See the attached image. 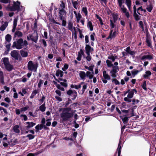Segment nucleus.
Segmentation results:
<instances>
[{"instance_id":"obj_1","label":"nucleus","mask_w":156,"mask_h":156,"mask_svg":"<svg viewBox=\"0 0 156 156\" xmlns=\"http://www.w3.org/2000/svg\"><path fill=\"white\" fill-rule=\"evenodd\" d=\"M27 45L28 42L27 41H23V40L22 38H20L18 39L16 41L13 42L12 47L13 48H15L18 49H20Z\"/></svg>"},{"instance_id":"obj_2","label":"nucleus","mask_w":156,"mask_h":156,"mask_svg":"<svg viewBox=\"0 0 156 156\" xmlns=\"http://www.w3.org/2000/svg\"><path fill=\"white\" fill-rule=\"evenodd\" d=\"M71 110V108H64L62 109V112L60 114V116L63 121L67 120L72 116L71 114L69 112Z\"/></svg>"},{"instance_id":"obj_3","label":"nucleus","mask_w":156,"mask_h":156,"mask_svg":"<svg viewBox=\"0 0 156 156\" xmlns=\"http://www.w3.org/2000/svg\"><path fill=\"white\" fill-rule=\"evenodd\" d=\"M87 84L83 82H81L78 85L72 84L71 85V87L72 88H75L76 89H79L81 87L82 85V90L79 91V93L80 94H83L85 90L87 89Z\"/></svg>"},{"instance_id":"obj_4","label":"nucleus","mask_w":156,"mask_h":156,"mask_svg":"<svg viewBox=\"0 0 156 156\" xmlns=\"http://www.w3.org/2000/svg\"><path fill=\"white\" fill-rule=\"evenodd\" d=\"M2 62L4 64L5 69L8 71H11L13 69V66L9 62L8 58L5 57L2 59Z\"/></svg>"},{"instance_id":"obj_5","label":"nucleus","mask_w":156,"mask_h":156,"mask_svg":"<svg viewBox=\"0 0 156 156\" xmlns=\"http://www.w3.org/2000/svg\"><path fill=\"white\" fill-rule=\"evenodd\" d=\"M38 66V64L37 62L34 64L32 61H30L27 64V68L30 71H34V72H36Z\"/></svg>"},{"instance_id":"obj_6","label":"nucleus","mask_w":156,"mask_h":156,"mask_svg":"<svg viewBox=\"0 0 156 156\" xmlns=\"http://www.w3.org/2000/svg\"><path fill=\"white\" fill-rule=\"evenodd\" d=\"M20 3L18 1L16 2V3L14 2V5L12 7H9L8 9L11 11H15L17 10L18 12L20 10Z\"/></svg>"},{"instance_id":"obj_7","label":"nucleus","mask_w":156,"mask_h":156,"mask_svg":"<svg viewBox=\"0 0 156 156\" xmlns=\"http://www.w3.org/2000/svg\"><path fill=\"white\" fill-rule=\"evenodd\" d=\"M118 29H115L114 30H110V32L108 39H112L116 37L118 34Z\"/></svg>"},{"instance_id":"obj_8","label":"nucleus","mask_w":156,"mask_h":156,"mask_svg":"<svg viewBox=\"0 0 156 156\" xmlns=\"http://www.w3.org/2000/svg\"><path fill=\"white\" fill-rule=\"evenodd\" d=\"M68 28L73 33H74L75 36H76V28L73 27V23L71 21H69L68 23Z\"/></svg>"},{"instance_id":"obj_9","label":"nucleus","mask_w":156,"mask_h":156,"mask_svg":"<svg viewBox=\"0 0 156 156\" xmlns=\"http://www.w3.org/2000/svg\"><path fill=\"white\" fill-rule=\"evenodd\" d=\"M67 93L70 96L72 97V100L75 99L77 96V93L75 90H69L67 91Z\"/></svg>"},{"instance_id":"obj_10","label":"nucleus","mask_w":156,"mask_h":156,"mask_svg":"<svg viewBox=\"0 0 156 156\" xmlns=\"http://www.w3.org/2000/svg\"><path fill=\"white\" fill-rule=\"evenodd\" d=\"M146 41L147 43V45L151 48H152L151 41L150 36L148 34H147L146 37Z\"/></svg>"},{"instance_id":"obj_11","label":"nucleus","mask_w":156,"mask_h":156,"mask_svg":"<svg viewBox=\"0 0 156 156\" xmlns=\"http://www.w3.org/2000/svg\"><path fill=\"white\" fill-rule=\"evenodd\" d=\"M85 52L87 54H90L94 51L93 48H91L89 45L86 44L85 47Z\"/></svg>"},{"instance_id":"obj_12","label":"nucleus","mask_w":156,"mask_h":156,"mask_svg":"<svg viewBox=\"0 0 156 156\" xmlns=\"http://www.w3.org/2000/svg\"><path fill=\"white\" fill-rule=\"evenodd\" d=\"M73 12L75 16L77 23H79L80 22V20L82 18L81 15L80 13L79 12L77 13L75 11H74Z\"/></svg>"},{"instance_id":"obj_13","label":"nucleus","mask_w":156,"mask_h":156,"mask_svg":"<svg viewBox=\"0 0 156 156\" xmlns=\"http://www.w3.org/2000/svg\"><path fill=\"white\" fill-rule=\"evenodd\" d=\"M16 50H13L11 52V56L15 59H18V52Z\"/></svg>"},{"instance_id":"obj_14","label":"nucleus","mask_w":156,"mask_h":156,"mask_svg":"<svg viewBox=\"0 0 156 156\" xmlns=\"http://www.w3.org/2000/svg\"><path fill=\"white\" fill-rule=\"evenodd\" d=\"M83 55V57H85V55L84 54V52L83 50L81 49L78 53L77 57L76 59L79 61L81 60L82 56Z\"/></svg>"},{"instance_id":"obj_15","label":"nucleus","mask_w":156,"mask_h":156,"mask_svg":"<svg viewBox=\"0 0 156 156\" xmlns=\"http://www.w3.org/2000/svg\"><path fill=\"white\" fill-rule=\"evenodd\" d=\"M59 13L60 19L63 20L66 16V13L65 10H59Z\"/></svg>"},{"instance_id":"obj_16","label":"nucleus","mask_w":156,"mask_h":156,"mask_svg":"<svg viewBox=\"0 0 156 156\" xmlns=\"http://www.w3.org/2000/svg\"><path fill=\"white\" fill-rule=\"evenodd\" d=\"M79 75L81 79L83 80H84L86 79V73L83 71H80L79 73Z\"/></svg>"},{"instance_id":"obj_17","label":"nucleus","mask_w":156,"mask_h":156,"mask_svg":"<svg viewBox=\"0 0 156 156\" xmlns=\"http://www.w3.org/2000/svg\"><path fill=\"white\" fill-rule=\"evenodd\" d=\"M134 92L136 93H137V91L135 89H133L131 90L130 91H129L127 95V98H132L133 96Z\"/></svg>"},{"instance_id":"obj_18","label":"nucleus","mask_w":156,"mask_h":156,"mask_svg":"<svg viewBox=\"0 0 156 156\" xmlns=\"http://www.w3.org/2000/svg\"><path fill=\"white\" fill-rule=\"evenodd\" d=\"M5 136V137H4L2 140H1L3 144V145L4 147H7L8 146V144H10L11 145L13 144H11L10 142L8 141L7 140V138Z\"/></svg>"},{"instance_id":"obj_19","label":"nucleus","mask_w":156,"mask_h":156,"mask_svg":"<svg viewBox=\"0 0 156 156\" xmlns=\"http://www.w3.org/2000/svg\"><path fill=\"white\" fill-rule=\"evenodd\" d=\"M140 59L142 60H144L147 59L150 60L153 59V56L151 55H144L141 56L140 57Z\"/></svg>"},{"instance_id":"obj_20","label":"nucleus","mask_w":156,"mask_h":156,"mask_svg":"<svg viewBox=\"0 0 156 156\" xmlns=\"http://www.w3.org/2000/svg\"><path fill=\"white\" fill-rule=\"evenodd\" d=\"M25 124L26 125H27L26 127L27 129H29L30 128L36 125L35 123H34L33 122H25Z\"/></svg>"},{"instance_id":"obj_21","label":"nucleus","mask_w":156,"mask_h":156,"mask_svg":"<svg viewBox=\"0 0 156 156\" xmlns=\"http://www.w3.org/2000/svg\"><path fill=\"white\" fill-rule=\"evenodd\" d=\"M2 24L0 27V30L1 31L4 30L6 27H7L8 24V22H4L2 23Z\"/></svg>"},{"instance_id":"obj_22","label":"nucleus","mask_w":156,"mask_h":156,"mask_svg":"<svg viewBox=\"0 0 156 156\" xmlns=\"http://www.w3.org/2000/svg\"><path fill=\"white\" fill-rule=\"evenodd\" d=\"M110 27L111 30H114L115 29H118L116 27V25L115 24V22H114L113 20H110Z\"/></svg>"},{"instance_id":"obj_23","label":"nucleus","mask_w":156,"mask_h":156,"mask_svg":"<svg viewBox=\"0 0 156 156\" xmlns=\"http://www.w3.org/2000/svg\"><path fill=\"white\" fill-rule=\"evenodd\" d=\"M125 50L126 51L127 54H129L132 55H134L135 53V52L134 51H132L131 50L130 48L129 47H127Z\"/></svg>"},{"instance_id":"obj_24","label":"nucleus","mask_w":156,"mask_h":156,"mask_svg":"<svg viewBox=\"0 0 156 156\" xmlns=\"http://www.w3.org/2000/svg\"><path fill=\"white\" fill-rule=\"evenodd\" d=\"M31 35L32 36V37H31V40L36 43L37 42L38 38V36L37 35V34H33Z\"/></svg>"},{"instance_id":"obj_25","label":"nucleus","mask_w":156,"mask_h":156,"mask_svg":"<svg viewBox=\"0 0 156 156\" xmlns=\"http://www.w3.org/2000/svg\"><path fill=\"white\" fill-rule=\"evenodd\" d=\"M121 141L120 139L118 144V147L117 149V151H118V156H120L122 147L121 145Z\"/></svg>"},{"instance_id":"obj_26","label":"nucleus","mask_w":156,"mask_h":156,"mask_svg":"<svg viewBox=\"0 0 156 156\" xmlns=\"http://www.w3.org/2000/svg\"><path fill=\"white\" fill-rule=\"evenodd\" d=\"M87 27L91 31H92L93 30V26L92 22L89 20H88L87 25Z\"/></svg>"},{"instance_id":"obj_27","label":"nucleus","mask_w":156,"mask_h":156,"mask_svg":"<svg viewBox=\"0 0 156 156\" xmlns=\"http://www.w3.org/2000/svg\"><path fill=\"white\" fill-rule=\"evenodd\" d=\"M103 76L105 79L110 80L111 79L110 76L107 73L106 71L104 70L103 73Z\"/></svg>"},{"instance_id":"obj_28","label":"nucleus","mask_w":156,"mask_h":156,"mask_svg":"<svg viewBox=\"0 0 156 156\" xmlns=\"http://www.w3.org/2000/svg\"><path fill=\"white\" fill-rule=\"evenodd\" d=\"M23 34L22 33L19 31H16L14 34V37H22Z\"/></svg>"},{"instance_id":"obj_29","label":"nucleus","mask_w":156,"mask_h":156,"mask_svg":"<svg viewBox=\"0 0 156 156\" xmlns=\"http://www.w3.org/2000/svg\"><path fill=\"white\" fill-rule=\"evenodd\" d=\"M66 7V3L63 1H62L59 7V10H65Z\"/></svg>"},{"instance_id":"obj_30","label":"nucleus","mask_w":156,"mask_h":156,"mask_svg":"<svg viewBox=\"0 0 156 156\" xmlns=\"http://www.w3.org/2000/svg\"><path fill=\"white\" fill-rule=\"evenodd\" d=\"M63 72L61 70H58L56 72L55 75L57 77H62L63 76Z\"/></svg>"},{"instance_id":"obj_31","label":"nucleus","mask_w":156,"mask_h":156,"mask_svg":"<svg viewBox=\"0 0 156 156\" xmlns=\"http://www.w3.org/2000/svg\"><path fill=\"white\" fill-rule=\"evenodd\" d=\"M5 42L7 43H10L11 39V35L9 34H7L5 36Z\"/></svg>"},{"instance_id":"obj_32","label":"nucleus","mask_w":156,"mask_h":156,"mask_svg":"<svg viewBox=\"0 0 156 156\" xmlns=\"http://www.w3.org/2000/svg\"><path fill=\"white\" fill-rule=\"evenodd\" d=\"M13 129L14 131L16 133H19L20 132L19 126L18 125H15L13 127Z\"/></svg>"},{"instance_id":"obj_33","label":"nucleus","mask_w":156,"mask_h":156,"mask_svg":"<svg viewBox=\"0 0 156 156\" xmlns=\"http://www.w3.org/2000/svg\"><path fill=\"white\" fill-rule=\"evenodd\" d=\"M151 74V72L149 71H146L145 74L143 75V77L145 79H147Z\"/></svg>"},{"instance_id":"obj_34","label":"nucleus","mask_w":156,"mask_h":156,"mask_svg":"<svg viewBox=\"0 0 156 156\" xmlns=\"http://www.w3.org/2000/svg\"><path fill=\"white\" fill-rule=\"evenodd\" d=\"M131 0H126V4L127 5L129 10L131 11Z\"/></svg>"},{"instance_id":"obj_35","label":"nucleus","mask_w":156,"mask_h":156,"mask_svg":"<svg viewBox=\"0 0 156 156\" xmlns=\"http://www.w3.org/2000/svg\"><path fill=\"white\" fill-rule=\"evenodd\" d=\"M86 74L87 77H88L90 79L93 78L94 76L93 73L89 71H87Z\"/></svg>"},{"instance_id":"obj_36","label":"nucleus","mask_w":156,"mask_h":156,"mask_svg":"<svg viewBox=\"0 0 156 156\" xmlns=\"http://www.w3.org/2000/svg\"><path fill=\"white\" fill-rule=\"evenodd\" d=\"M20 53L22 56L23 57H26L28 55V53L27 52L24 51L23 50L20 51Z\"/></svg>"},{"instance_id":"obj_37","label":"nucleus","mask_w":156,"mask_h":156,"mask_svg":"<svg viewBox=\"0 0 156 156\" xmlns=\"http://www.w3.org/2000/svg\"><path fill=\"white\" fill-rule=\"evenodd\" d=\"M139 72V71L136 70H132V71L131 72L132 76L131 77H134Z\"/></svg>"},{"instance_id":"obj_38","label":"nucleus","mask_w":156,"mask_h":156,"mask_svg":"<svg viewBox=\"0 0 156 156\" xmlns=\"http://www.w3.org/2000/svg\"><path fill=\"white\" fill-rule=\"evenodd\" d=\"M39 109L42 112H44L46 108L45 107V103L40 106Z\"/></svg>"},{"instance_id":"obj_39","label":"nucleus","mask_w":156,"mask_h":156,"mask_svg":"<svg viewBox=\"0 0 156 156\" xmlns=\"http://www.w3.org/2000/svg\"><path fill=\"white\" fill-rule=\"evenodd\" d=\"M37 93V91L36 90L33 91L31 95L30 96V98L31 99L33 98Z\"/></svg>"},{"instance_id":"obj_40","label":"nucleus","mask_w":156,"mask_h":156,"mask_svg":"<svg viewBox=\"0 0 156 156\" xmlns=\"http://www.w3.org/2000/svg\"><path fill=\"white\" fill-rule=\"evenodd\" d=\"M43 126H44L43 125V124H38V125L36 126L35 129L37 130H41L43 128Z\"/></svg>"},{"instance_id":"obj_41","label":"nucleus","mask_w":156,"mask_h":156,"mask_svg":"<svg viewBox=\"0 0 156 156\" xmlns=\"http://www.w3.org/2000/svg\"><path fill=\"white\" fill-rule=\"evenodd\" d=\"M113 69L112 70L110 71V73H116L118 70L117 67L113 66Z\"/></svg>"},{"instance_id":"obj_42","label":"nucleus","mask_w":156,"mask_h":156,"mask_svg":"<svg viewBox=\"0 0 156 156\" xmlns=\"http://www.w3.org/2000/svg\"><path fill=\"white\" fill-rule=\"evenodd\" d=\"M106 62L107 66L109 67H112L113 66V65L112 62L108 60H107L106 61Z\"/></svg>"},{"instance_id":"obj_43","label":"nucleus","mask_w":156,"mask_h":156,"mask_svg":"<svg viewBox=\"0 0 156 156\" xmlns=\"http://www.w3.org/2000/svg\"><path fill=\"white\" fill-rule=\"evenodd\" d=\"M82 12L84 13L86 16H87L88 14L87 9L86 7H83L82 9Z\"/></svg>"},{"instance_id":"obj_44","label":"nucleus","mask_w":156,"mask_h":156,"mask_svg":"<svg viewBox=\"0 0 156 156\" xmlns=\"http://www.w3.org/2000/svg\"><path fill=\"white\" fill-rule=\"evenodd\" d=\"M72 4L74 8L76 9H78V3L77 1H74L72 2Z\"/></svg>"},{"instance_id":"obj_45","label":"nucleus","mask_w":156,"mask_h":156,"mask_svg":"<svg viewBox=\"0 0 156 156\" xmlns=\"http://www.w3.org/2000/svg\"><path fill=\"white\" fill-rule=\"evenodd\" d=\"M117 58V56H115L114 57L113 55H112L110 56H108V58L109 59L112 60V61L113 62H114L115 59H116Z\"/></svg>"},{"instance_id":"obj_46","label":"nucleus","mask_w":156,"mask_h":156,"mask_svg":"<svg viewBox=\"0 0 156 156\" xmlns=\"http://www.w3.org/2000/svg\"><path fill=\"white\" fill-rule=\"evenodd\" d=\"M87 56H85V57H84V58H85L87 60V61L88 62H90V61L91 59V57L90 55V54H87Z\"/></svg>"},{"instance_id":"obj_47","label":"nucleus","mask_w":156,"mask_h":156,"mask_svg":"<svg viewBox=\"0 0 156 156\" xmlns=\"http://www.w3.org/2000/svg\"><path fill=\"white\" fill-rule=\"evenodd\" d=\"M120 8L121 9L122 11L123 12H126V11H127V9L123 5H121V6H119Z\"/></svg>"},{"instance_id":"obj_48","label":"nucleus","mask_w":156,"mask_h":156,"mask_svg":"<svg viewBox=\"0 0 156 156\" xmlns=\"http://www.w3.org/2000/svg\"><path fill=\"white\" fill-rule=\"evenodd\" d=\"M122 120L124 124H126L127 122L128 121V118L127 117H125L122 118Z\"/></svg>"},{"instance_id":"obj_49","label":"nucleus","mask_w":156,"mask_h":156,"mask_svg":"<svg viewBox=\"0 0 156 156\" xmlns=\"http://www.w3.org/2000/svg\"><path fill=\"white\" fill-rule=\"evenodd\" d=\"M69 67V65L65 64H64V67L62 68V70L63 71H65L67 70Z\"/></svg>"},{"instance_id":"obj_50","label":"nucleus","mask_w":156,"mask_h":156,"mask_svg":"<svg viewBox=\"0 0 156 156\" xmlns=\"http://www.w3.org/2000/svg\"><path fill=\"white\" fill-rule=\"evenodd\" d=\"M29 108V107L27 106H26L25 107L21 108H20V111L22 112H25Z\"/></svg>"},{"instance_id":"obj_51","label":"nucleus","mask_w":156,"mask_h":156,"mask_svg":"<svg viewBox=\"0 0 156 156\" xmlns=\"http://www.w3.org/2000/svg\"><path fill=\"white\" fill-rule=\"evenodd\" d=\"M5 47H6L7 49L9 51L10 47L11 44L10 43H8L6 42H5Z\"/></svg>"},{"instance_id":"obj_52","label":"nucleus","mask_w":156,"mask_h":156,"mask_svg":"<svg viewBox=\"0 0 156 156\" xmlns=\"http://www.w3.org/2000/svg\"><path fill=\"white\" fill-rule=\"evenodd\" d=\"M112 82H114L115 85H119L120 83L116 79H112Z\"/></svg>"},{"instance_id":"obj_53","label":"nucleus","mask_w":156,"mask_h":156,"mask_svg":"<svg viewBox=\"0 0 156 156\" xmlns=\"http://www.w3.org/2000/svg\"><path fill=\"white\" fill-rule=\"evenodd\" d=\"M146 82L145 81L143 82V84L142 85V88L145 90H147V88L146 87Z\"/></svg>"},{"instance_id":"obj_54","label":"nucleus","mask_w":156,"mask_h":156,"mask_svg":"<svg viewBox=\"0 0 156 156\" xmlns=\"http://www.w3.org/2000/svg\"><path fill=\"white\" fill-rule=\"evenodd\" d=\"M56 87L58 89L62 91H64V88L62 87L59 84H57L56 85Z\"/></svg>"},{"instance_id":"obj_55","label":"nucleus","mask_w":156,"mask_h":156,"mask_svg":"<svg viewBox=\"0 0 156 156\" xmlns=\"http://www.w3.org/2000/svg\"><path fill=\"white\" fill-rule=\"evenodd\" d=\"M51 120V119H48L47 120H46L47 121L46 124V125L47 126H50L51 125V122H50V121Z\"/></svg>"},{"instance_id":"obj_56","label":"nucleus","mask_w":156,"mask_h":156,"mask_svg":"<svg viewBox=\"0 0 156 156\" xmlns=\"http://www.w3.org/2000/svg\"><path fill=\"white\" fill-rule=\"evenodd\" d=\"M27 137H28L29 139L30 140L34 139V136L32 135L29 134L27 136Z\"/></svg>"},{"instance_id":"obj_57","label":"nucleus","mask_w":156,"mask_h":156,"mask_svg":"<svg viewBox=\"0 0 156 156\" xmlns=\"http://www.w3.org/2000/svg\"><path fill=\"white\" fill-rule=\"evenodd\" d=\"M153 9V7L151 5H150L148 6V7L147 8V10L149 12H150Z\"/></svg>"},{"instance_id":"obj_58","label":"nucleus","mask_w":156,"mask_h":156,"mask_svg":"<svg viewBox=\"0 0 156 156\" xmlns=\"http://www.w3.org/2000/svg\"><path fill=\"white\" fill-rule=\"evenodd\" d=\"M17 22V19L16 18H15L13 20V26L16 27Z\"/></svg>"},{"instance_id":"obj_59","label":"nucleus","mask_w":156,"mask_h":156,"mask_svg":"<svg viewBox=\"0 0 156 156\" xmlns=\"http://www.w3.org/2000/svg\"><path fill=\"white\" fill-rule=\"evenodd\" d=\"M45 100V97L44 95H43L41 97V99L39 100V101L41 102V104H42L44 101Z\"/></svg>"},{"instance_id":"obj_60","label":"nucleus","mask_w":156,"mask_h":156,"mask_svg":"<svg viewBox=\"0 0 156 156\" xmlns=\"http://www.w3.org/2000/svg\"><path fill=\"white\" fill-rule=\"evenodd\" d=\"M43 80H40L37 85V86L39 88H40L41 87V85L43 84Z\"/></svg>"},{"instance_id":"obj_61","label":"nucleus","mask_w":156,"mask_h":156,"mask_svg":"<svg viewBox=\"0 0 156 156\" xmlns=\"http://www.w3.org/2000/svg\"><path fill=\"white\" fill-rule=\"evenodd\" d=\"M114 20L113 21L114 22H115V21L117 20L118 16L116 15H113L112 16Z\"/></svg>"},{"instance_id":"obj_62","label":"nucleus","mask_w":156,"mask_h":156,"mask_svg":"<svg viewBox=\"0 0 156 156\" xmlns=\"http://www.w3.org/2000/svg\"><path fill=\"white\" fill-rule=\"evenodd\" d=\"M20 116L23 117V119L25 121L27 120V117L25 115H21Z\"/></svg>"},{"instance_id":"obj_63","label":"nucleus","mask_w":156,"mask_h":156,"mask_svg":"<svg viewBox=\"0 0 156 156\" xmlns=\"http://www.w3.org/2000/svg\"><path fill=\"white\" fill-rule=\"evenodd\" d=\"M134 16L136 20H139V16L136 14V12L135 14L134 13Z\"/></svg>"},{"instance_id":"obj_64","label":"nucleus","mask_w":156,"mask_h":156,"mask_svg":"<svg viewBox=\"0 0 156 156\" xmlns=\"http://www.w3.org/2000/svg\"><path fill=\"white\" fill-rule=\"evenodd\" d=\"M153 39L154 42V44H155V46L156 48V35H154L153 36Z\"/></svg>"}]
</instances>
